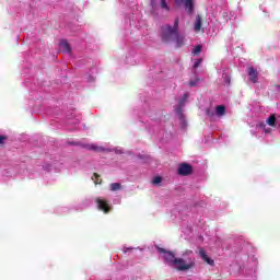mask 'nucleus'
<instances>
[{
    "mask_svg": "<svg viewBox=\"0 0 280 280\" xmlns=\"http://www.w3.org/2000/svg\"><path fill=\"white\" fill-rule=\"evenodd\" d=\"M199 257L202 259V261H206L209 266H215V261L207 255V252H205V248H199Z\"/></svg>",
    "mask_w": 280,
    "mask_h": 280,
    "instance_id": "nucleus-8",
    "label": "nucleus"
},
{
    "mask_svg": "<svg viewBox=\"0 0 280 280\" xmlns=\"http://www.w3.org/2000/svg\"><path fill=\"white\" fill-rule=\"evenodd\" d=\"M110 191H119V189H121V184L119 183H113L110 184Z\"/></svg>",
    "mask_w": 280,
    "mask_h": 280,
    "instance_id": "nucleus-16",
    "label": "nucleus"
},
{
    "mask_svg": "<svg viewBox=\"0 0 280 280\" xmlns=\"http://www.w3.org/2000/svg\"><path fill=\"white\" fill-rule=\"evenodd\" d=\"M163 178L161 176H156L152 179V184L153 185H159L160 183H162Z\"/></svg>",
    "mask_w": 280,
    "mask_h": 280,
    "instance_id": "nucleus-19",
    "label": "nucleus"
},
{
    "mask_svg": "<svg viewBox=\"0 0 280 280\" xmlns=\"http://www.w3.org/2000/svg\"><path fill=\"white\" fill-rule=\"evenodd\" d=\"M224 82L225 84H231V77L229 74L224 77Z\"/></svg>",
    "mask_w": 280,
    "mask_h": 280,
    "instance_id": "nucleus-25",
    "label": "nucleus"
},
{
    "mask_svg": "<svg viewBox=\"0 0 280 280\" xmlns=\"http://www.w3.org/2000/svg\"><path fill=\"white\" fill-rule=\"evenodd\" d=\"M177 115H178L180 121H185V115L183 114V109L178 108L177 109Z\"/></svg>",
    "mask_w": 280,
    "mask_h": 280,
    "instance_id": "nucleus-20",
    "label": "nucleus"
},
{
    "mask_svg": "<svg viewBox=\"0 0 280 280\" xmlns=\"http://www.w3.org/2000/svg\"><path fill=\"white\" fill-rule=\"evenodd\" d=\"M199 257L202 259V261H206L209 266H215V261L207 255V252H205V248H199Z\"/></svg>",
    "mask_w": 280,
    "mask_h": 280,
    "instance_id": "nucleus-7",
    "label": "nucleus"
},
{
    "mask_svg": "<svg viewBox=\"0 0 280 280\" xmlns=\"http://www.w3.org/2000/svg\"><path fill=\"white\" fill-rule=\"evenodd\" d=\"M247 73L249 77V82H253V84H257V82H259V72H257V69L249 67L247 69Z\"/></svg>",
    "mask_w": 280,
    "mask_h": 280,
    "instance_id": "nucleus-6",
    "label": "nucleus"
},
{
    "mask_svg": "<svg viewBox=\"0 0 280 280\" xmlns=\"http://www.w3.org/2000/svg\"><path fill=\"white\" fill-rule=\"evenodd\" d=\"M178 18L175 19L174 25L162 26V40L164 43H171V40H176L177 47H183L185 45V36L178 34Z\"/></svg>",
    "mask_w": 280,
    "mask_h": 280,
    "instance_id": "nucleus-1",
    "label": "nucleus"
},
{
    "mask_svg": "<svg viewBox=\"0 0 280 280\" xmlns=\"http://www.w3.org/2000/svg\"><path fill=\"white\" fill-rule=\"evenodd\" d=\"M217 115L218 117H224V115H226V107L224 105H218Z\"/></svg>",
    "mask_w": 280,
    "mask_h": 280,
    "instance_id": "nucleus-12",
    "label": "nucleus"
},
{
    "mask_svg": "<svg viewBox=\"0 0 280 280\" xmlns=\"http://www.w3.org/2000/svg\"><path fill=\"white\" fill-rule=\"evenodd\" d=\"M200 51H202V46L200 45H197L194 50H192V55L194 56H199L200 55Z\"/></svg>",
    "mask_w": 280,
    "mask_h": 280,
    "instance_id": "nucleus-17",
    "label": "nucleus"
},
{
    "mask_svg": "<svg viewBox=\"0 0 280 280\" xmlns=\"http://www.w3.org/2000/svg\"><path fill=\"white\" fill-rule=\"evenodd\" d=\"M201 62H202V59L196 60V61L194 62V65H192L194 69H198V67H200Z\"/></svg>",
    "mask_w": 280,
    "mask_h": 280,
    "instance_id": "nucleus-22",
    "label": "nucleus"
},
{
    "mask_svg": "<svg viewBox=\"0 0 280 280\" xmlns=\"http://www.w3.org/2000/svg\"><path fill=\"white\" fill-rule=\"evenodd\" d=\"M198 82H200V79H196L194 81H189V86H196V84H198Z\"/></svg>",
    "mask_w": 280,
    "mask_h": 280,
    "instance_id": "nucleus-23",
    "label": "nucleus"
},
{
    "mask_svg": "<svg viewBox=\"0 0 280 280\" xmlns=\"http://www.w3.org/2000/svg\"><path fill=\"white\" fill-rule=\"evenodd\" d=\"M173 267L176 268L178 272H186V270H191V268H196V260L192 258H188L187 260H185L184 258H175Z\"/></svg>",
    "mask_w": 280,
    "mask_h": 280,
    "instance_id": "nucleus-2",
    "label": "nucleus"
},
{
    "mask_svg": "<svg viewBox=\"0 0 280 280\" xmlns=\"http://www.w3.org/2000/svg\"><path fill=\"white\" fill-rule=\"evenodd\" d=\"M206 115H208V117H213V115H215V113H213L211 109H207Z\"/></svg>",
    "mask_w": 280,
    "mask_h": 280,
    "instance_id": "nucleus-26",
    "label": "nucleus"
},
{
    "mask_svg": "<svg viewBox=\"0 0 280 280\" xmlns=\"http://www.w3.org/2000/svg\"><path fill=\"white\" fill-rule=\"evenodd\" d=\"M86 150H92L94 152H103L104 149L102 147H97L95 144H88L85 145Z\"/></svg>",
    "mask_w": 280,
    "mask_h": 280,
    "instance_id": "nucleus-13",
    "label": "nucleus"
},
{
    "mask_svg": "<svg viewBox=\"0 0 280 280\" xmlns=\"http://www.w3.org/2000/svg\"><path fill=\"white\" fill-rule=\"evenodd\" d=\"M60 47L63 49V51H66L67 54H71L72 49H71V45H69V42H67L66 39H62L60 42Z\"/></svg>",
    "mask_w": 280,
    "mask_h": 280,
    "instance_id": "nucleus-10",
    "label": "nucleus"
},
{
    "mask_svg": "<svg viewBox=\"0 0 280 280\" xmlns=\"http://www.w3.org/2000/svg\"><path fill=\"white\" fill-rule=\"evenodd\" d=\"M92 180H94L95 185H102V177L97 173L93 174Z\"/></svg>",
    "mask_w": 280,
    "mask_h": 280,
    "instance_id": "nucleus-15",
    "label": "nucleus"
},
{
    "mask_svg": "<svg viewBox=\"0 0 280 280\" xmlns=\"http://www.w3.org/2000/svg\"><path fill=\"white\" fill-rule=\"evenodd\" d=\"M187 100H189V93H185L183 100L180 101V104H183L184 102H187Z\"/></svg>",
    "mask_w": 280,
    "mask_h": 280,
    "instance_id": "nucleus-24",
    "label": "nucleus"
},
{
    "mask_svg": "<svg viewBox=\"0 0 280 280\" xmlns=\"http://www.w3.org/2000/svg\"><path fill=\"white\" fill-rule=\"evenodd\" d=\"M158 253H161L164 255V261L168 264V266H174V261H176V256L174 255L173 252H170L163 247H156Z\"/></svg>",
    "mask_w": 280,
    "mask_h": 280,
    "instance_id": "nucleus-3",
    "label": "nucleus"
},
{
    "mask_svg": "<svg viewBox=\"0 0 280 280\" xmlns=\"http://www.w3.org/2000/svg\"><path fill=\"white\" fill-rule=\"evenodd\" d=\"M267 124L268 126L275 127L277 124V116H275V114L270 115L267 119Z\"/></svg>",
    "mask_w": 280,
    "mask_h": 280,
    "instance_id": "nucleus-14",
    "label": "nucleus"
},
{
    "mask_svg": "<svg viewBox=\"0 0 280 280\" xmlns=\"http://www.w3.org/2000/svg\"><path fill=\"white\" fill-rule=\"evenodd\" d=\"M5 141H8V136L0 135V145H5Z\"/></svg>",
    "mask_w": 280,
    "mask_h": 280,
    "instance_id": "nucleus-21",
    "label": "nucleus"
},
{
    "mask_svg": "<svg viewBox=\"0 0 280 280\" xmlns=\"http://www.w3.org/2000/svg\"><path fill=\"white\" fill-rule=\"evenodd\" d=\"M200 30H202V16L198 14L195 21V32H200Z\"/></svg>",
    "mask_w": 280,
    "mask_h": 280,
    "instance_id": "nucleus-9",
    "label": "nucleus"
},
{
    "mask_svg": "<svg viewBox=\"0 0 280 280\" xmlns=\"http://www.w3.org/2000/svg\"><path fill=\"white\" fill-rule=\"evenodd\" d=\"M96 203L100 211H103L104 213H110V205H108V201L98 197L96 198Z\"/></svg>",
    "mask_w": 280,
    "mask_h": 280,
    "instance_id": "nucleus-5",
    "label": "nucleus"
},
{
    "mask_svg": "<svg viewBox=\"0 0 280 280\" xmlns=\"http://www.w3.org/2000/svg\"><path fill=\"white\" fill-rule=\"evenodd\" d=\"M138 159H150L149 155H138Z\"/></svg>",
    "mask_w": 280,
    "mask_h": 280,
    "instance_id": "nucleus-28",
    "label": "nucleus"
},
{
    "mask_svg": "<svg viewBox=\"0 0 280 280\" xmlns=\"http://www.w3.org/2000/svg\"><path fill=\"white\" fill-rule=\"evenodd\" d=\"M185 8L188 10V14H194V0H185Z\"/></svg>",
    "mask_w": 280,
    "mask_h": 280,
    "instance_id": "nucleus-11",
    "label": "nucleus"
},
{
    "mask_svg": "<svg viewBox=\"0 0 280 280\" xmlns=\"http://www.w3.org/2000/svg\"><path fill=\"white\" fill-rule=\"evenodd\" d=\"M161 8L163 10H166L167 12H170V5H167V1L166 0H161Z\"/></svg>",
    "mask_w": 280,
    "mask_h": 280,
    "instance_id": "nucleus-18",
    "label": "nucleus"
},
{
    "mask_svg": "<svg viewBox=\"0 0 280 280\" xmlns=\"http://www.w3.org/2000/svg\"><path fill=\"white\" fill-rule=\"evenodd\" d=\"M192 254H194L192 250H186L183 255L185 256V255H192Z\"/></svg>",
    "mask_w": 280,
    "mask_h": 280,
    "instance_id": "nucleus-27",
    "label": "nucleus"
},
{
    "mask_svg": "<svg viewBox=\"0 0 280 280\" xmlns=\"http://www.w3.org/2000/svg\"><path fill=\"white\" fill-rule=\"evenodd\" d=\"M177 174L179 176H190V174H194V167L191 166V164L182 163L177 168Z\"/></svg>",
    "mask_w": 280,
    "mask_h": 280,
    "instance_id": "nucleus-4",
    "label": "nucleus"
}]
</instances>
